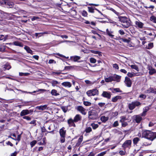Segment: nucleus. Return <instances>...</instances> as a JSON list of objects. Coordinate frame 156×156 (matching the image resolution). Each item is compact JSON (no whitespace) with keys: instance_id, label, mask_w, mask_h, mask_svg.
<instances>
[{"instance_id":"1","label":"nucleus","mask_w":156,"mask_h":156,"mask_svg":"<svg viewBox=\"0 0 156 156\" xmlns=\"http://www.w3.org/2000/svg\"><path fill=\"white\" fill-rule=\"evenodd\" d=\"M142 137H144L152 141L156 138V132H153L151 131L146 130L143 131Z\"/></svg>"},{"instance_id":"2","label":"nucleus","mask_w":156,"mask_h":156,"mask_svg":"<svg viewBox=\"0 0 156 156\" xmlns=\"http://www.w3.org/2000/svg\"><path fill=\"white\" fill-rule=\"evenodd\" d=\"M119 21L122 23L123 27L127 28L131 25L130 20L126 16H119L118 17Z\"/></svg>"},{"instance_id":"3","label":"nucleus","mask_w":156,"mask_h":156,"mask_svg":"<svg viewBox=\"0 0 156 156\" xmlns=\"http://www.w3.org/2000/svg\"><path fill=\"white\" fill-rule=\"evenodd\" d=\"M86 94L89 97L98 96L99 94V91L97 89L94 88L88 90Z\"/></svg>"},{"instance_id":"4","label":"nucleus","mask_w":156,"mask_h":156,"mask_svg":"<svg viewBox=\"0 0 156 156\" xmlns=\"http://www.w3.org/2000/svg\"><path fill=\"white\" fill-rule=\"evenodd\" d=\"M89 118L92 119H95L98 118V114L95 110H92L88 112Z\"/></svg>"},{"instance_id":"5","label":"nucleus","mask_w":156,"mask_h":156,"mask_svg":"<svg viewBox=\"0 0 156 156\" xmlns=\"http://www.w3.org/2000/svg\"><path fill=\"white\" fill-rule=\"evenodd\" d=\"M132 141L131 140H126L122 145V147L125 149L126 148H129L131 146Z\"/></svg>"},{"instance_id":"6","label":"nucleus","mask_w":156,"mask_h":156,"mask_svg":"<svg viewBox=\"0 0 156 156\" xmlns=\"http://www.w3.org/2000/svg\"><path fill=\"white\" fill-rule=\"evenodd\" d=\"M76 109L83 115L86 114V109L81 106H79L77 107Z\"/></svg>"},{"instance_id":"7","label":"nucleus","mask_w":156,"mask_h":156,"mask_svg":"<svg viewBox=\"0 0 156 156\" xmlns=\"http://www.w3.org/2000/svg\"><path fill=\"white\" fill-rule=\"evenodd\" d=\"M124 83L127 87H131L132 84V81L128 77L126 76L125 77Z\"/></svg>"},{"instance_id":"8","label":"nucleus","mask_w":156,"mask_h":156,"mask_svg":"<svg viewBox=\"0 0 156 156\" xmlns=\"http://www.w3.org/2000/svg\"><path fill=\"white\" fill-rule=\"evenodd\" d=\"M33 111L32 110H28V109H25L23 110L20 112V115L21 116H24L28 115L32 112Z\"/></svg>"},{"instance_id":"9","label":"nucleus","mask_w":156,"mask_h":156,"mask_svg":"<svg viewBox=\"0 0 156 156\" xmlns=\"http://www.w3.org/2000/svg\"><path fill=\"white\" fill-rule=\"evenodd\" d=\"M112 78L113 79V81H116L117 82H119L120 81L121 76L115 74L112 75Z\"/></svg>"},{"instance_id":"10","label":"nucleus","mask_w":156,"mask_h":156,"mask_svg":"<svg viewBox=\"0 0 156 156\" xmlns=\"http://www.w3.org/2000/svg\"><path fill=\"white\" fill-rule=\"evenodd\" d=\"M147 69L149 70V73L150 75H152L156 73L155 69L153 68L151 66H148Z\"/></svg>"},{"instance_id":"11","label":"nucleus","mask_w":156,"mask_h":156,"mask_svg":"<svg viewBox=\"0 0 156 156\" xmlns=\"http://www.w3.org/2000/svg\"><path fill=\"white\" fill-rule=\"evenodd\" d=\"M134 118L135 119L136 122L137 123L140 122L142 120V118L140 115H135L133 116Z\"/></svg>"},{"instance_id":"12","label":"nucleus","mask_w":156,"mask_h":156,"mask_svg":"<svg viewBox=\"0 0 156 156\" xmlns=\"http://www.w3.org/2000/svg\"><path fill=\"white\" fill-rule=\"evenodd\" d=\"M80 57L77 55H75L71 56L70 57V60L72 61L76 62L80 60Z\"/></svg>"},{"instance_id":"13","label":"nucleus","mask_w":156,"mask_h":156,"mask_svg":"<svg viewBox=\"0 0 156 156\" xmlns=\"http://www.w3.org/2000/svg\"><path fill=\"white\" fill-rule=\"evenodd\" d=\"M101 96L110 99L111 97L110 93L106 91H103L101 94Z\"/></svg>"},{"instance_id":"14","label":"nucleus","mask_w":156,"mask_h":156,"mask_svg":"<svg viewBox=\"0 0 156 156\" xmlns=\"http://www.w3.org/2000/svg\"><path fill=\"white\" fill-rule=\"evenodd\" d=\"M135 23L136 24V27L140 28H142L144 26V24L139 20L135 21Z\"/></svg>"},{"instance_id":"15","label":"nucleus","mask_w":156,"mask_h":156,"mask_svg":"<svg viewBox=\"0 0 156 156\" xmlns=\"http://www.w3.org/2000/svg\"><path fill=\"white\" fill-rule=\"evenodd\" d=\"M65 129V128L63 127L60 129L59 134L60 136H66V130Z\"/></svg>"},{"instance_id":"16","label":"nucleus","mask_w":156,"mask_h":156,"mask_svg":"<svg viewBox=\"0 0 156 156\" xmlns=\"http://www.w3.org/2000/svg\"><path fill=\"white\" fill-rule=\"evenodd\" d=\"M36 108L39 110L43 111L46 109H48V108L47 107V105H41L40 106H37L36 107Z\"/></svg>"},{"instance_id":"17","label":"nucleus","mask_w":156,"mask_h":156,"mask_svg":"<svg viewBox=\"0 0 156 156\" xmlns=\"http://www.w3.org/2000/svg\"><path fill=\"white\" fill-rule=\"evenodd\" d=\"M68 123L69 125V126H73L75 127L76 125L74 124V121H73V119H70L68 120Z\"/></svg>"},{"instance_id":"18","label":"nucleus","mask_w":156,"mask_h":156,"mask_svg":"<svg viewBox=\"0 0 156 156\" xmlns=\"http://www.w3.org/2000/svg\"><path fill=\"white\" fill-rule=\"evenodd\" d=\"M62 85L65 87L70 88L72 86V84L71 83L69 82H65L62 83Z\"/></svg>"},{"instance_id":"19","label":"nucleus","mask_w":156,"mask_h":156,"mask_svg":"<svg viewBox=\"0 0 156 156\" xmlns=\"http://www.w3.org/2000/svg\"><path fill=\"white\" fill-rule=\"evenodd\" d=\"M81 118L82 117L80 115L77 114L74 117L73 119V121L75 122H77L79 121H80Z\"/></svg>"},{"instance_id":"20","label":"nucleus","mask_w":156,"mask_h":156,"mask_svg":"<svg viewBox=\"0 0 156 156\" xmlns=\"http://www.w3.org/2000/svg\"><path fill=\"white\" fill-rule=\"evenodd\" d=\"M106 34L108 35L112 38H113L114 35L112 34L113 33V32L111 30H109L108 29H107L106 30Z\"/></svg>"},{"instance_id":"21","label":"nucleus","mask_w":156,"mask_h":156,"mask_svg":"<svg viewBox=\"0 0 156 156\" xmlns=\"http://www.w3.org/2000/svg\"><path fill=\"white\" fill-rule=\"evenodd\" d=\"M6 47H7V46L5 45L4 44H0V52H5Z\"/></svg>"},{"instance_id":"22","label":"nucleus","mask_w":156,"mask_h":156,"mask_svg":"<svg viewBox=\"0 0 156 156\" xmlns=\"http://www.w3.org/2000/svg\"><path fill=\"white\" fill-rule=\"evenodd\" d=\"M24 49L26 51L27 53H30L31 55H33V51L30 49V47L28 46H25L24 47Z\"/></svg>"},{"instance_id":"23","label":"nucleus","mask_w":156,"mask_h":156,"mask_svg":"<svg viewBox=\"0 0 156 156\" xmlns=\"http://www.w3.org/2000/svg\"><path fill=\"white\" fill-rule=\"evenodd\" d=\"M105 80L106 82H109L113 81L112 75L111 76L105 78Z\"/></svg>"},{"instance_id":"24","label":"nucleus","mask_w":156,"mask_h":156,"mask_svg":"<svg viewBox=\"0 0 156 156\" xmlns=\"http://www.w3.org/2000/svg\"><path fill=\"white\" fill-rule=\"evenodd\" d=\"M121 98V96H116L112 98V101L113 102H115L117 101L118 100L120 99Z\"/></svg>"},{"instance_id":"25","label":"nucleus","mask_w":156,"mask_h":156,"mask_svg":"<svg viewBox=\"0 0 156 156\" xmlns=\"http://www.w3.org/2000/svg\"><path fill=\"white\" fill-rule=\"evenodd\" d=\"M134 105V104L133 103V101L129 103L128 105V106L129 109L130 110H133L135 108Z\"/></svg>"},{"instance_id":"26","label":"nucleus","mask_w":156,"mask_h":156,"mask_svg":"<svg viewBox=\"0 0 156 156\" xmlns=\"http://www.w3.org/2000/svg\"><path fill=\"white\" fill-rule=\"evenodd\" d=\"M51 93L52 95L57 96L59 95V94L57 92V91L55 89H53L51 91Z\"/></svg>"},{"instance_id":"27","label":"nucleus","mask_w":156,"mask_h":156,"mask_svg":"<svg viewBox=\"0 0 156 156\" xmlns=\"http://www.w3.org/2000/svg\"><path fill=\"white\" fill-rule=\"evenodd\" d=\"M109 118L108 117H106L105 116H103L101 117L100 119L102 122H105Z\"/></svg>"},{"instance_id":"28","label":"nucleus","mask_w":156,"mask_h":156,"mask_svg":"<svg viewBox=\"0 0 156 156\" xmlns=\"http://www.w3.org/2000/svg\"><path fill=\"white\" fill-rule=\"evenodd\" d=\"M83 136H80L78 140V141L76 144V146H79L83 140Z\"/></svg>"},{"instance_id":"29","label":"nucleus","mask_w":156,"mask_h":156,"mask_svg":"<svg viewBox=\"0 0 156 156\" xmlns=\"http://www.w3.org/2000/svg\"><path fill=\"white\" fill-rule=\"evenodd\" d=\"M60 83V82L56 80H53L51 82V85L53 87L57 86V85L59 84Z\"/></svg>"},{"instance_id":"30","label":"nucleus","mask_w":156,"mask_h":156,"mask_svg":"<svg viewBox=\"0 0 156 156\" xmlns=\"http://www.w3.org/2000/svg\"><path fill=\"white\" fill-rule=\"evenodd\" d=\"M12 43L15 46H19L20 47H23V44L22 43L19 41H15Z\"/></svg>"},{"instance_id":"31","label":"nucleus","mask_w":156,"mask_h":156,"mask_svg":"<svg viewBox=\"0 0 156 156\" xmlns=\"http://www.w3.org/2000/svg\"><path fill=\"white\" fill-rule=\"evenodd\" d=\"M140 140V139L138 137L134 138L133 140V142L134 144L136 145Z\"/></svg>"},{"instance_id":"32","label":"nucleus","mask_w":156,"mask_h":156,"mask_svg":"<svg viewBox=\"0 0 156 156\" xmlns=\"http://www.w3.org/2000/svg\"><path fill=\"white\" fill-rule=\"evenodd\" d=\"M133 103H134V106L135 107V108H136V107H139L141 105V103L138 101H133Z\"/></svg>"},{"instance_id":"33","label":"nucleus","mask_w":156,"mask_h":156,"mask_svg":"<svg viewBox=\"0 0 156 156\" xmlns=\"http://www.w3.org/2000/svg\"><path fill=\"white\" fill-rule=\"evenodd\" d=\"M7 36L6 35L5 36L2 35H0V40H2L5 41L7 39Z\"/></svg>"},{"instance_id":"34","label":"nucleus","mask_w":156,"mask_h":156,"mask_svg":"<svg viewBox=\"0 0 156 156\" xmlns=\"http://www.w3.org/2000/svg\"><path fill=\"white\" fill-rule=\"evenodd\" d=\"M129 66L131 67L132 69H135L137 72L139 71V68L136 65H129Z\"/></svg>"},{"instance_id":"35","label":"nucleus","mask_w":156,"mask_h":156,"mask_svg":"<svg viewBox=\"0 0 156 156\" xmlns=\"http://www.w3.org/2000/svg\"><path fill=\"white\" fill-rule=\"evenodd\" d=\"M127 75L128 76V77H130V78H132L134 76H137L136 75V73L130 72H128L127 73Z\"/></svg>"},{"instance_id":"36","label":"nucleus","mask_w":156,"mask_h":156,"mask_svg":"<svg viewBox=\"0 0 156 156\" xmlns=\"http://www.w3.org/2000/svg\"><path fill=\"white\" fill-rule=\"evenodd\" d=\"M120 119L119 121L120 122H123L127 120V119L125 116H121L120 117Z\"/></svg>"},{"instance_id":"37","label":"nucleus","mask_w":156,"mask_h":156,"mask_svg":"<svg viewBox=\"0 0 156 156\" xmlns=\"http://www.w3.org/2000/svg\"><path fill=\"white\" fill-rule=\"evenodd\" d=\"M151 142L152 141H151V140L149 142H147V141H145L142 144V146H148L151 145Z\"/></svg>"},{"instance_id":"38","label":"nucleus","mask_w":156,"mask_h":156,"mask_svg":"<svg viewBox=\"0 0 156 156\" xmlns=\"http://www.w3.org/2000/svg\"><path fill=\"white\" fill-rule=\"evenodd\" d=\"M85 131L86 133H89L92 131V129L90 127H87L85 130Z\"/></svg>"},{"instance_id":"39","label":"nucleus","mask_w":156,"mask_h":156,"mask_svg":"<svg viewBox=\"0 0 156 156\" xmlns=\"http://www.w3.org/2000/svg\"><path fill=\"white\" fill-rule=\"evenodd\" d=\"M4 68L5 69L9 70L11 68V66L9 63H7L5 65Z\"/></svg>"},{"instance_id":"40","label":"nucleus","mask_w":156,"mask_h":156,"mask_svg":"<svg viewBox=\"0 0 156 156\" xmlns=\"http://www.w3.org/2000/svg\"><path fill=\"white\" fill-rule=\"evenodd\" d=\"M83 104L85 106H90L91 105V102L87 101H83Z\"/></svg>"},{"instance_id":"41","label":"nucleus","mask_w":156,"mask_h":156,"mask_svg":"<svg viewBox=\"0 0 156 156\" xmlns=\"http://www.w3.org/2000/svg\"><path fill=\"white\" fill-rule=\"evenodd\" d=\"M150 20L154 23H156V17L152 16L150 18Z\"/></svg>"},{"instance_id":"42","label":"nucleus","mask_w":156,"mask_h":156,"mask_svg":"<svg viewBox=\"0 0 156 156\" xmlns=\"http://www.w3.org/2000/svg\"><path fill=\"white\" fill-rule=\"evenodd\" d=\"M153 47V43H150L148 44L147 46V48L148 49H150L152 48Z\"/></svg>"},{"instance_id":"43","label":"nucleus","mask_w":156,"mask_h":156,"mask_svg":"<svg viewBox=\"0 0 156 156\" xmlns=\"http://www.w3.org/2000/svg\"><path fill=\"white\" fill-rule=\"evenodd\" d=\"M85 82L87 84L90 85H92L94 83V82H92L88 80H85Z\"/></svg>"},{"instance_id":"44","label":"nucleus","mask_w":156,"mask_h":156,"mask_svg":"<svg viewBox=\"0 0 156 156\" xmlns=\"http://www.w3.org/2000/svg\"><path fill=\"white\" fill-rule=\"evenodd\" d=\"M91 126L93 128V129H95L98 127V124H96L94 123L91 124Z\"/></svg>"},{"instance_id":"45","label":"nucleus","mask_w":156,"mask_h":156,"mask_svg":"<svg viewBox=\"0 0 156 156\" xmlns=\"http://www.w3.org/2000/svg\"><path fill=\"white\" fill-rule=\"evenodd\" d=\"M60 136V142L62 143H64L65 141V136Z\"/></svg>"},{"instance_id":"46","label":"nucleus","mask_w":156,"mask_h":156,"mask_svg":"<svg viewBox=\"0 0 156 156\" xmlns=\"http://www.w3.org/2000/svg\"><path fill=\"white\" fill-rule=\"evenodd\" d=\"M88 11L91 13L94 12V9L92 7H88Z\"/></svg>"},{"instance_id":"47","label":"nucleus","mask_w":156,"mask_h":156,"mask_svg":"<svg viewBox=\"0 0 156 156\" xmlns=\"http://www.w3.org/2000/svg\"><path fill=\"white\" fill-rule=\"evenodd\" d=\"M37 141L35 140H33L30 143L31 147H32L36 144Z\"/></svg>"},{"instance_id":"48","label":"nucleus","mask_w":156,"mask_h":156,"mask_svg":"<svg viewBox=\"0 0 156 156\" xmlns=\"http://www.w3.org/2000/svg\"><path fill=\"white\" fill-rule=\"evenodd\" d=\"M11 138L12 139L14 140H17L18 141H19L20 140V138H21V136L20 135H18L17 136V138H15V139L12 138V137H11Z\"/></svg>"},{"instance_id":"49","label":"nucleus","mask_w":156,"mask_h":156,"mask_svg":"<svg viewBox=\"0 0 156 156\" xmlns=\"http://www.w3.org/2000/svg\"><path fill=\"white\" fill-rule=\"evenodd\" d=\"M82 14L83 16L86 17L87 16V13L86 11L84 10L82 12Z\"/></svg>"},{"instance_id":"50","label":"nucleus","mask_w":156,"mask_h":156,"mask_svg":"<svg viewBox=\"0 0 156 156\" xmlns=\"http://www.w3.org/2000/svg\"><path fill=\"white\" fill-rule=\"evenodd\" d=\"M90 62L91 63H95L96 62V60L94 58H90Z\"/></svg>"},{"instance_id":"51","label":"nucleus","mask_w":156,"mask_h":156,"mask_svg":"<svg viewBox=\"0 0 156 156\" xmlns=\"http://www.w3.org/2000/svg\"><path fill=\"white\" fill-rule=\"evenodd\" d=\"M155 90L153 88L151 87L148 90V91L149 92H151L155 94Z\"/></svg>"},{"instance_id":"52","label":"nucleus","mask_w":156,"mask_h":156,"mask_svg":"<svg viewBox=\"0 0 156 156\" xmlns=\"http://www.w3.org/2000/svg\"><path fill=\"white\" fill-rule=\"evenodd\" d=\"M106 151L102 152L98 154L96 156H103L106 154Z\"/></svg>"},{"instance_id":"53","label":"nucleus","mask_w":156,"mask_h":156,"mask_svg":"<svg viewBox=\"0 0 156 156\" xmlns=\"http://www.w3.org/2000/svg\"><path fill=\"white\" fill-rule=\"evenodd\" d=\"M139 98H142V99H144L146 98V95L142 94L140 95Z\"/></svg>"},{"instance_id":"54","label":"nucleus","mask_w":156,"mask_h":156,"mask_svg":"<svg viewBox=\"0 0 156 156\" xmlns=\"http://www.w3.org/2000/svg\"><path fill=\"white\" fill-rule=\"evenodd\" d=\"M122 123V126L123 127H125L128 125L127 122L124 121L123 122H120Z\"/></svg>"},{"instance_id":"55","label":"nucleus","mask_w":156,"mask_h":156,"mask_svg":"<svg viewBox=\"0 0 156 156\" xmlns=\"http://www.w3.org/2000/svg\"><path fill=\"white\" fill-rule=\"evenodd\" d=\"M92 53L95 54H98L99 55H101V52L98 51H96L94 50H92L91 51Z\"/></svg>"},{"instance_id":"56","label":"nucleus","mask_w":156,"mask_h":156,"mask_svg":"<svg viewBox=\"0 0 156 156\" xmlns=\"http://www.w3.org/2000/svg\"><path fill=\"white\" fill-rule=\"evenodd\" d=\"M149 109V108L148 106H146L143 108V111L146 113Z\"/></svg>"},{"instance_id":"57","label":"nucleus","mask_w":156,"mask_h":156,"mask_svg":"<svg viewBox=\"0 0 156 156\" xmlns=\"http://www.w3.org/2000/svg\"><path fill=\"white\" fill-rule=\"evenodd\" d=\"M61 108L64 112L66 113L67 112V108L65 106H62L61 107Z\"/></svg>"},{"instance_id":"58","label":"nucleus","mask_w":156,"mask_h":156,"mask_svg":"<svg viewBox=\"0 0 156 156\" xmlns=\"http://www.w3.org/2000/svg\"><path fill=\"white\" fill-rule=\"evenodd\" d=\"M113 67L114 68L116 69H119L118 65L116 64H113Z\"/></svg>"},{"instance_id":"59","label":"nucleus","mask_w":156,"mask_h":156,"mask_svg":"<svg viewBox=\"0 0 156 156\" xmlns=\"http://www.w3.org/2000/svg\"><path fill=\"white\" fill-rule=\"evenodd\" d=\"M113 127H116L119 126V123L117 121H115L113 125Z\"/></svg>"},{"instance_id":"60","label":"nucleus","mask_w":156,"mask_h":156,"mask_svg":"<svg viewBox=\"0 0 156 156\" xmlns=\"http://www.w3.org/2000/svg\"><path fill=\"white\" fill-rule=\"evenodd\" d=\"M121 40L124 42L128 43L130 42V41L129 40L122 38L121 39Z\"/></svg>"},{"instance_id":"61","label":"nucleus","mask_w":156,"mask_h":156,"mask_svg":"<svg viewBox=\"0 0 156 156\" xmlns=\"http://www.w3.org/2000/svg\"><path fill=\"white\" fill-rule=\"evenodd\" d=\"M118 113L117 112H113L112 113V116L113 117H115L118 115Z\"/></svg>"},{"instance_id":"62","label":"nucleus","mask_w":156,"mask_h":156,"mask_svg":"<svg viewBox=\"0 0 156 156\" xmlns=\"http://www.w3.org/2000/svg\"><path fill=\"white\" fill-rule=\"evenodd\" d=\"M125 151H120L119 152V153L120 155H125Z\"/></svg>"},{"instance_id":"63","label":"nucleus","mask_w":156,"mask_h":156,"mask_svg":"<svg viewBox=\"0 0 156 156\" xmlns=\"http://www.w3.org/2000/svg\"><path fill=\"white\" fill-rule=\"evenodd\" d=\"M39 19V18L37 16H34L31 18V20L33 21L35 20H38Z\"/></svg>"},{"instance_id":"64","label":"nucleus","mask_w":156,"mask_h":156,"mask_svg":"<svg viewBox=\"0 0 156 156\" xmlns=\"http://www.w3.org/2000/svg\"><path fill=\"white\" fill-rule=\"evenodd\" d=\"M110 10L113 12L115 14H117V15H119V13L116 12L115 10L113 9L112 8H111L110 9Z\"/></svg>"}]
</instances>
